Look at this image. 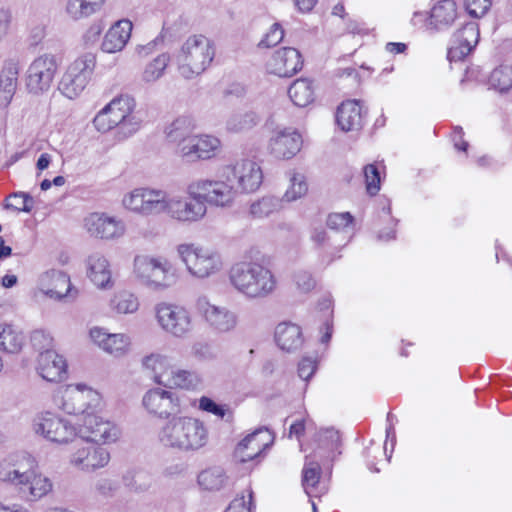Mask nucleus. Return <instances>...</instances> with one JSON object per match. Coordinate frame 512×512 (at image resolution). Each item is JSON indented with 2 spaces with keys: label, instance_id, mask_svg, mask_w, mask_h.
I'll use <instances>...</instances> for the list:
<instances>
[{
  "label": "nucleus",
  "instance_id": "nucleus-1",
  "mask_svg": "<svg viewBox=\"0 0 512 512\" xmlns=\"http://www.w3.org/2000/svg\"><path fill=\"white\" fill-rule=\"evenodd\" d=\"M209 439L206 424L201 419L188 415H173L157 432V440L162 447L185 454L202 451L208 445Z\"/></svg>",
  "mask_w": 512,
  "mask_h": 512
},
{
  "label": "nucleus",
  "instance_id": "nucleus-2",
  "mask_svg": "<svg viewBox=\"0 0 512 512\" xmlns=\"http://www.w3.org/2000/svg\"><path fill=\"white\" fill-rule=\"evenodd\" d=\"M232 287L248 300H263L272 296L278 287L274 272L261 261L235 263L229 271Z\"/></svg>",
  "mask_w": 512,
  "mask_h": 512
},
{
  "label": "nucleus",
  "instance_id": "nucleus-3",
  "mask_svg": "<svg viewBox=\"0 0 512 512\" xmlns=\"http://www.w3.org/2000/svg\"><path fill=\"white\" fill-rule=\"evenodd\" d=\"M215 49L210 39L203 35L189 36L174 55L177 69L185 79L202 74L211 64Z\"/></svg>",
  "mask_w": 512,
  "mask_h": 512
},
{
  "label": "nucleus",
  "instance_id": "nucleus-4",
  "mask_svg": "<svg viewBox=\"0 0 512 512\" xmlns=\"http://www.w3.org/2000/svg\"><path fill=\"white\" fill-rule=\"evenodd\" d=\"M133 273L140 284L156 292L171 288L178 280L176 268L163 257L135 256Z\"/></svg>",
  "mask_w": 512,
  "mask_h": 512
},
{
  "label": "nucleus",
  "instance_id": "nucleus-5",
  "mask_svg": "<svg viewBox=\"0 0 512 512\" xmlns=\"http://www.w3.org/2000/svg\"><path fill=\"white\" fill-rule=\"evenodd\" d=\"M177 252L187 271L198 279L209 278L223 268L222 256L214 249L194 244H180Z\"/></svg>",
  "mask_w": 512,
  "mask_h": 512
},
{
  "label": "nucleus",
  "instance_id": "nucleus-6",
  "mask_svg": "<svg viewBox=\"0 0 512 512\" xmlns=\"http://www.w3.org/2000/svg\"><path fill=\"white\" fill-rule=\"evenodd\" d=\"M192 182L187 186L188 196L169 197L165 191L162 213L170 218L183 223H194L202 220L207 213V206L201 196L191 191ZM197 193V191H194Z\"/></svg>",
  "mask_w": 512,
  "mask_h": 512
},
{
  "label": "nucleus",
  "instance_id": "nucleus-7",
  "mask_svg": "<svg viewBox=\"0 0 512 512\" xmlns=\"http://www.w3.org/2000/svg\"><path fill=\"white\" fill-rule=\"evenodd\" d=\"M96 66V56L85 53L75 59L66 69L58 90L68 99L77 98L86 88Z\"/></svg>",
  "mask_w": 512,
  "mask_h": 512
},
{
  "label": "nucleus",
  "instance_id": "nucleus-8",
  "mask_svg": "<svg viewBox=\"0 0 512 512\" xmlns=\"http://www.w3.org/2000/svg\"><path fill=\"white\" fill-rule=\"evenodd\" d=\"M33 431L47 441L66 444L77 436V428L68 419L50 412H41L33 419Z\"/></svg>",
  "mask_w": 512,
  "mask_h": 512
},
{
  "label": "nucleus",
  "instance_id": "nucleus-9",
  "mask_svg": "<svg viewBox=\"0 0 512 512\" xmlns=\"http://www.w3.org/2000/svg\"><path fill=\"white\" fill-rule=\"evenodd\" d=\"M195 190L196 194L202 197L204 204L216 207H230L238 194L235 185L223 176V168L218 179L193 181L191 188L193 194Z\"/></svg>",
  "mask_w": 512,
  "mask_h": 512
},
{
  "label": "nucleus",
  "instance_id": "nucleus-10",
  "mask_svg": "<svg viewBox=\"0 0 512 512\" xmlns=\"http://www.w3.org/2000/svg\"><path fill=\"white\" fill-rule=\"evenodd\" d=\"M223 176L235 185L237 193H252L263 181L260 165L252 159H241L223 167Z\"/></svg>",
  "mask_w": 512,
  "mask_h": 512
},
{
  "label": "nucleus",
  "instance_id": "nucleus-11",
  "mask_svg": "<svg viewBox=\"0 0 512 512\" xmlns=\"http://www.w3.org/2000/svg\"><path fill=\"white\" fill-rule=\"evenodd\" d=\"M155 310L157 322L166 333L176 338H184L191 333L192 317L185 307L160 303Z\"/></svg>",
  "mask_w": 512,
  "mask_h": 512
},
{
  "label": "nucleus",
  "instance_id": "nucleus-12",
  "mask_svg": "<svg viewBox=\"0 0 512 512\" xmlns=\"http://www.w3.org/2000/svg\"><path fill=\"white\" fill-rule=\"evenodd\" d=\"M55 55L46 53L35 58L27 69L26 86L30 93L41 94L48 91L58 70Z\"/></svg>",
  "mask_w": 512,
  "mask_h": 512
},
{
  "label": "nucleus",
  "instance_id": "nucleus-13",
  "mask_svg": "<svg viewBox=\"0 0 512 512\" xmlns=\"http://www.w3.org/2000/svg\"><path fill=\"white\" fill-rule=\"evenodd\" d=\"M197 313L214 332L224 334L234 331L238 315L225 306L212 304L206 296L198 297L195 303Z\"/></svg>",
  "mask_w": 512,
  "mask_h": 512
},
{
  "label": "nucleus",
  "instance_id": "nucleus-14",
  "mask_svg": "<svg viewBox=\"0 0 512 512\" xmlns=\"http://www.w3.org/2000/svg\"><path fill=\"white\" fill-rule=\"evenodd\" d=\"M165 191L160 189L137 188L123 197V206L142 216L162 214Z\"/></svg>",
  "mask_w": 512,
  "mask_h": 512
},
{
  "label": "nucleus",
  "instance_id": "nucleus-15",
  "mask_svg": "<svg viewBox=\"0 0 512 512\" xmlns=\"http://www.w3.org/2000/svg\"><path fill=\"white\" fill-rule=\"evenodd\" d=\"M77 435L90 442L108 444L119 438L120 431L115 424L91 411L82 417Z\"/></svg>",
  "mask_w": 512,
  "mask_h": 512
},
{
  "label": "nucleus",
  "instance_id": "nucleus-16",
  "mask_svg": "<svg viewBox=\"0 0 512 512\" xmlns=\"http://www.w3.org/2000/svg\"><path fill=\"white\" fill-rule=\"evenodd\" d=\"M106 111L112 117V120L118 125L119 131L124 137L135 133L140 126V119L133 113L135 100L129 95H120L114 98L105 107Z\"/></svg>",
  "mask_w": 512,
  "mask_h": 512
},
{
  "label": "nucleus",
  "instance_id": "nucleus-17",
  "mask_svg": "<svg viewBox=\"0 0 512 512\" xmlns=\"http://www.w3.org/2000/svg\"><path fill=\"white\" fill-rule=\"evenodd\" d=\"M98 401V393L85 385H69L62 391L59 407L68 414H81L84 417L90 412L91 402Z\"/></svg>",
  "mask_w": 512,
  "mask_h": 512
},
{
  "label": "nucleus",
  "instance_id": "nucleus-18",
  "mask_svg": "<svg viewBox=\"0 0 512 512\" xmlns=\"http://www.w3.org/2000/svg\"><path fill=\"white\" fill-rule=\"evenodd\" d=\"M142 403L148 413L167 420L177 414L180 409V400L177 394L160 388L147 391L143 396Z\"/></svg>",
  "mask_w": 512,
  "mask_h": 512
},
{
  "label": "nucleus",
  "instance_id": "nucleus-19",
  "mask_svg": "<svg viewBox=\"0 0 512 512\" xmlns=\"http://www.w3.org/2000/svg\"><path fill=\"white\" fill-rule=\"evenodd\" d=\"M87 232L96 238L112 240L122 237L126 227L121 219L104 213H92L84 221Z\"/></svg>",
  "mask_w": 512,
  "mask_h": 512
},
{
  "label": "nucleus",
  "instance_id": "nucleus-20",
  "mask_svg": "<svg viewBox=\"0 0 512 512\" xmlns=\"http://www.w3.org/2000/svg\"><path fill=\"white\" fill-rule=\"evenodd\" d=\"M301 135L292 128L276 129L270 137L268 149L277 159H291L302 147Z\"/></svg>",
  "mask_w": 512,
  "mask_h": 512
},
{
  "label": "nucleus",
  "instance_id": "nucleus-21",
  "mask_svg": "<svg viewBox=\"0 0 512 512\" xmlns=\"http://www.w3.org/2000/svg\"><path fill=\"white\" fill-rule=\"evenodd\" d=\"M274 441L272 432L266 428L256 429L253 433L248 434L236 447L235 457L240 462H248L254 460L260 454L269 448Z\"/></svg>",
  "mask_w": 512,
  "mask_h": 512
},
{
  "label": "nucleus",
  "instance_id": "nucleus-22",
  "mask_svg": "<svg viewBox=\"0 0 512 512\" xmlns=\"http://www.w3.org/2000/svg\"><path fill=\"white\" fill-rule=\"evenodd\" d=\"M479 28L476 22L464 24L453 34L452 45L448 50L449 61H460L468 56L479 41Z\"/></svg>",
  "mask_w": 512,
  "mask_h": 512
},
{
  "label": "nucleus",
  "instance_id": "nucleus-23",
  "mask_svg": "<svg viewBox=\"0 0 512 512\" xmlns=\"http://www.w3.org/2000/svg\"><path fill=\"white\" fill-rule=\"evenodd\" d=\"M300 52L292 47H284L274 52L267 62L269 73L279 77H291L302 69Z\"/></svg>",
  "mask_w": 512,
  "mask_h": 512
},
{
  "label": "nucleus",
  "instance_id": "nucleus-24",
  "mask_svg": "<svg viewBox=\"0 0 512 512\" xmlns=\"http://www.w3.org/2000/svg\"><path fill=\"white\" fill-rule=\"evenodd\" d=\"M188 142L177 149L178 154L188 162L209 159L220 147V140L211 135H193Z\"/></svg>",
  "mask_w": 512,
  "mask_h": 512
},
{
  "label": "nucleus",
  "instance_id": "nucleus-25",
  "mask_svg": "<svg viewBox=\"0 0 512 512\" xmlns=\"http://www.w3.org/2000/svg\"><path fill=\"white\" fill-rule=\"evenodd\" d=\"M109 460V452L105 448L93 444L78 448L70 458L71 464L83 471L102 468L108 464Z\"/></svg>",
  "mask_w": 512,
  "mask_h": 512
},
{
  "label": "nucleus",
  "instance_id": "nucleus-26",
  "mask_svg": "<svg viewBox=\"0 0 512 512\" xmlns=\"http://www.w3.org/2000/svg\"><path fill=\"white\" fill-rule=\"evenodd\" d=\"M90 337L102 350L116 357L124 355L130 345V338L127 335L108 333L105 329L99 327L90 330Z\"/></svg>",
  "mask_w": 512,
  "mask_h": 512
},
{
  "label": "nucleus",
  "instance_id": "nucleus-27",
  "mask_svg": "<svg viewBox=\"0 0 512 512\" xmlns=\"http://www.w3.org/2000/svg\"><path fill=\"white\" fill-rule=\"evenodd\" d=\"M366 111L358 100H347L338 107L336 122L345 132L359 131L365 122Z\"/></svg>",
  "mask_w": 512,
  "mask_h": 512
},
{
  "label": "nucleus",
  "instance_id": "nucleus-28",
  "mask_svg": "<svg viewBox=\"0 0 512 512\" xmlns=\"http://www.w3.org/2000/svg\"><path fill=\"white\" fill-rule=\"evenodd\" d=\"M66 361L53 349L42 351L38 357L37 370L39 375L46 381H61L66 374Z\"/></svg>",
  "mask_w": 512,
  "mask_h": 512
},
{
  "label": "nucleus",
  "instance_id": "nucleus-29",
  "mask_svg": "<svg viewBox=\"0 0 512 512\" xmlns=\"http://www.w3.org/2000/svg\"><path fill=\"white\" fill-rule=\"evenodd\" d=\"M458 17L454 0H439L430 9L429 30L442 32L448 30Z\"/></svg>",
  "mask_w": 512,
  "mask_h": 512
},
{
  "label": "nucleus",
  "instance_id": "nucleus-30",
  "mask_svg": "<svg viewBox=\"0 0 512 512\" xmlns=\"http://www.w3.org/2000/svg\"><path fill=\"white\" fill-rule=\"evenodd\" d=\"M19 61L8 59L4 62L0 73V108L5 109L11 103L17 89Z\"/></svg>",
  "mask_w": 512,
  "mask_h": 512
},
{
  "label": "nucleus",
  "instance_id": "nucleus-31",
  "mask_svg": "<svg viewBox=\"0 0 512 512\" xmlns=\"http://www.w3.org/2000/svg\"><path fill=\"white\" fill-rule=\"evenodd\" d=\"M27 481L19 486V493L26 501H37L52 491V481L42 474H37L30 468L27 472Z\"/></svg>",
  "mask_w": 512,
  "mask_h": 512
},
{
  "label": "nucleus",
  "instance_id": "nucleus-32",
  "mask_svg": "<svg viewBox=\"0 0 512 512\" xmlns=\"http://www.w3.org/2000/svg\"><path fill=\"white\" fill-rule=\"evenodd\" d=\"M132 23L129 20H119L105 34L101 48L106 53L121 51L130 39Z\"/></svg>",
  "mask_w": 512,
  "mask_h": 512
},
{
  "label": "nucleus",
  "instance_id": "nucleus-33",
  "mask_svg": "<svg viewBox=\"0 0 512 512\" xmlns=\"http://www.w3.org/2000/svg\"><path fill=\"white\" fill-rule=\"evenodd\" d=\"M87 275L99 288H108L112 283V272L107 258L99 252L91 254L86 261Z\"/></svg>",
  "mask_w": 512,
  "mask_h": 512
},
{
  "label": "nucleus",
  "instance_id": "nucleus-34",
  "mask_svg": "<svg viewBox=\"0 0 512 512\" xmlns=\"http://www.w3.org/2000/svg\"><path fill=\"white\" fill-rule=\"evenodd\" d=\"M275 340L280 349L293 352L303 344L301 328L290 322H282L275 329Z\"/></svg>",
  "mask_w": 512,
  "mask_h": 512
},
{
  "label": "nucleus",
  "instance_id": "nucleus-35",
  "mask_svg": "<svg viewBox=\"0 0 512 512\" xmlns=\"http://www.w3.org/2000/svg\"><path fill=\"white\" fill-rule=\"evenodd\" d=\"M194 129V120L189 116H181L166 127L165 134L170 142L178 144L179 149L192 138Z\"/></svg>",
  "mask_w": 512,
  "mask_h": 512
},
{
  "label": "nucleus",
  "instance_id": "nucleus-36",
  "mask_svg": "<svg viewBox=\"0 0 512 512\" xmlns=\"http://www.w3.org/2000/svg\"><path fill=\"white\" fill-rule=\"evenodd\" d=\"M288 95L298 107H306L314 101L315 92L312 81L309 79H297L288 89Z\"/></svg>",
  "mask_w": 512,
  "mask_h": 512
},
{
  "label": "nucleus",
  "instance_id": "nucleus-37",
  "mask_svg": "<svg viewBox=\"0 0 512 512\" xmlns=\"http://www.w3.org/2000/svg\"><path fill=\"white\" fill-rule=\"evenodd\" d=\"M170 62V55L168 53H162L149 61L142 73H141V81L144 84H153L161 79Z\"/></svg>",
  "mask_w": 512,
  "mask_h": 512
},
{
  "label": "nucleus",
  "instance_id": "nucleus-38",
  "mask_svg": "<svg viewBox=\"0 0 512 512\" xmlns=\"http://www.w3.org/2000/svg\"><path fill=\"white\" fill-rule=\"evenodd\" d=\"M142 366L153 373V379L157 384L166 385V370L169 367L166 356L152 353L142 359Z\"/></svg>",
  "mask_w": 512,
  "mask_h": 512
},
{
  "label": "nucleus",
  "instance_id": "nucleus-39",
  "mask_svg": "<svg viewBox=\"0 0 512 512\" xmlns=\"http://www.w3.org/2000/svg\"><path fill=\"white\" fill-rule=\"evenodd\" d=\"M281 208L282 201L279 198L264 196L250 204L249 215L254 219H264L274 212L280 211Z\"/></svg>",
  "mask_w": 512,
  "mask_h": 512
},
{
  "label": "nucleus",
  "instance_id": "nucleus-40",
  "mask_svg": "<svg viewBox=\"0 0 512 512\" xmlns=\"http://www.w3.org/2000/svg\"><path fill=\"white\" fill-rule=\"evenodd\" d=\"M22 464L14 463L11 460L0 462V481L7 482L19 488L23 481H27V472Z\"/></svg>",
  "mask_w": 512,
  "mask_h": 512
},
{
  "label": "nucleus",
  "instance_id": "nucleus-41",
  "mask_svg": "<svg viewBox=\"0 0 512 512\" xmlns=\"http://www.w3.org/2000/svg\"><path fill=\"white\" fill-rule=\"evenodd\" d=\"M320 475V464L306 457V462L302 470V485L308 496H317L316 488L320 480Z\"/></svg>",
  "mask_w": 512,
  "mask_h": 512
},
{
  "label": "nucleus",
  "instance_id": "nucleus-42",
  "mask_svg": "<svg viewBox=\"0 0 512 512\" xmlns=\"http://www.w3.org/2000/svg\"><path fill=\"white\" fill-rule=\"evenodd\" d=\"M489 85L500 93L512 90V65L496 67L490 74Z\"/></svg>",
  "mask_w": 512,
  "mask_h": 512
},
{
  "label": "nucleus",
  "instance_id": "nucleus-43",
  "mask_svg": "<svg viewBox=\"0 0 512 512\" xmlns=\"http://www.w3.org/2000/svg\"><path fill=\"white\" fill-rule=\"evenodd\" d=\"M23 344V336L9 324H0V349L9 353L18 352Z\"/></svg>",
  "mask_w": 512,
  "mask_h": 512
},
{
  "label": "nucleus",
  "instance_id": "nucleus-44",
  "mask_svg": "<svg viewBox=\"0 0 512 512\" xmlns=\"http://www.w3.org/2000/svg\"><path fill=\"white\" fill-rule=\"evenodd\" d=\"M226 482V475L221 467H211L198 475L199 485L209 491L221 489Z\"/></svg>",
  "mask_w": 512,
  "mask_h": 512
},
{
  "label": "nucleus",
  "instance_id": "nucleus-45",
  "mask_svg": "<svg viewBox=\"0 0 512 512\" xmlns=\"http://www.w3.org/2000/svg\"><path fill=\"white\" fill-rule=\"evenodd\" d=\"M259 120L258 115L253 111L236 113L228 119L226 127L231 132H243L256 126Z\"/></svg>",
  "mask_w": 512,
  "mask_h": 512
},
{
  "label": "nucleus",
  "instance_id": "nucleus-46",
  "mask_svg": "<svg viewBox=\"0 0 512 512\" xmlns=\"http://www.w3.org/2000/svg\"><path fill=\"white\" fill-rule=\"evenodd\" d=\"M315 441L317 442V450H325L330 454L338 449L341 443V437L339 431L332 427L321 428L315 434Z\"/></svg>",
  "mask_w": 512,
  "mask_h": 512
},
{
  "label": "nucleus",
  "instance_id": "nucleus-47",
  "mask_svg": "<svg viewBox=\"0 0 512 512\" xmlns=\"http://www.w3.org/2000/svg\"><path fill=\"white\" fill-rule=\"evenodd\" d=\"M112 308L120 314H131L138 310V298L127 291L117 293L111 300Z\"/></svg>",
  "mask_w": 512,
  "mask_h": 512
},
{
  "label": "nucleus",
  "instance_id": "nucleus-48",
  "mask_svg": "<svg viewBox=\"0 0 512 512\" xmlns=\"http://www.w3.org/2000/svg\"><path fill=\"white\" fill-rule=\"evenodd\" d=\"M198 377L195 373L186 370L171 371L170 376L166 379V385L170 387H178L182 389H194L198 385Z\"/></svg>",
  "mask_w": 512,
  "mask_h": 512
},
{
  "label": "nucleus",
  "instance_id": "nucleus-49",
  "mask_svg": "<svg viewBox=\"0 0 512 512\" xmlns=\"http://www.w3.org/2000/svg\"><path fill=\"white\" fill-rule=\"evenodd\" d=\"M56 282V288L48 289L46 295L51 298L62 299L71 293L70 278L67 274L61 271L52 270L48 273Z\"/></svg>",
  "mask_w": 512,
  "mask_h": 512
},
{
  "label": "nucleus",
  "instance_id": "nucleus-50",
  "mask_svg": "<svg viewBox=\"0 0 512 512\" xmlns=\"http://www.w3.org/2000/svg\"><path fill=\"white\" fill-rule=\"evenodd\" d=\"M66 12L73 20H80L95 14L98 10L87 0H68Z\"/></svg>",
  "mask_w": 512,
  "mask_h": 512
},
{
  "label": "nucleus",
  "instance_id": "nucleus-51",
  "mask_svg": "<svg viewBox=\"0 0 512 512\" xmlns=\"http://www.w3.org/2000/svg\"><path fill=\"white\" fill-rule=\"evenodd\" d=\"M290 187L285 192L284 200L291 202L301 198L308 190L305 177L300 173H294L290 179Z\"/></svg>",
  "mask_w": 512,
  "mask_h": 512
},
{
  "label": "nucleus",
  "instance_id": "nucleus-52",
  "mask_svg": "<svg viewBox=\"0 0 512 512\" xmlns=\"http://www.w3.org/2000/svg\"><path fill=\"white\" fill-rule=\"evenodd\" d=\"M367 193L375 196L380 190L381 177L376 165L368 164L363 169Z\"/></svg>",
  "mask_w": 512,
  "mask_h": 512
},
{
  "label": "nucleus",
  "instance_id": "nucleus-53",
  "mask_svg": "<svg viewBox=\"0 0 512 512\" xmlns=\"http://www.w3.org/2000/svg\"><path fill=\"white\" fill-rule=\"evenodd\" d=\"M353 220V216L349 212L331 213L326 219V225L333 231L341 232L349 228Z\"/></svg>",
  "mask_w": 512,
  "mask_h": 512
},
{
  "label": "nucleus",
  "instance_id": "nucleus-54",
  "mask_svg": "<svg viewBox=\"0 0 512 512\" xmlns=\"http://www.w3.org/2000/svg\"><path fill=\"white\" fill-rule=\"evenodd\" d=\"M319 307L321 310L325 311V314H324L325 321L323 324L325 332L321 337V342L323 344H327L330 341V339L332 337V332H333V324L331 321L332 313H333V311L331 309L332 301L329 298H325L319 302Z\"/></svg>",
  "mask_w": 512,
  "mask_h": 512
},
{
  "label": "nucleus",
  "instance_id": "nucleus-55",
  "mask_svg": "<svg viewBox=\"0 0 512 512\" xmlns=\"http://www.w3.org/2000/svg\"><path fill=\"white\" fill-rule=\"evenodd\" d=\"M192 355L201 361L214 360L217 355L213 346L204 341L195 342L191 347Z\"/></svg>",
  "mask_w": 512,
  "mask_h": 512
},
{
  "label": "nucleus",
  "instance_id": "nucleus-56",
  "mask_svg": "<svg viewBox=\"0 0 512 512\" xmlns=\"http://www.w3.org/2000/svg\"><path fill=\"white\" fill-rule=\"evenodd\" d=\"M284 37V30L279 23H274L265 37L260 41L259 47H274L279 44Z\"/></svg>",
  "mask_w": 512,
  "mask_h": 512
},
{
  "label": "nucleus",
  "instance_id": "nucleus-57",
  "mask_svg": "<svg viewBox=\"0 0 512 512\" xmlns=\"http://www.w3.org/2000/svg\"><path fill=\"white\" fill-rule=\"evenodd\" d=\"M491 0H465L468 14L474 18L484 16L491 7Z\"/></svg>",
  "mask_w": 512,
  "mask_h": 512
},
{
  "label": "nucleus",
  "instance_id": "nucleus-58",
  "mask_svg": "<svg viewBox=\"0 0 512 512\" xmlns=\"http://www.w3.org/2000/svg\"><path fill=\"white\" fill-rule=\"evenodd\" d=\"M294 281L297 288L303 293L311 291L316 285L311 273L305 270L296 271L294 273Z\"/></svg>",
  "mask_w": 512,
  "mask_h": 512
},
{
  "label": "nucleus",
  "instance_id": "nucleus-59",
  "mask_svg": "<svg viewBox=\"0 0 512 512\" xmlns=\"http://www.w3.org/2000/svg\"><path fill=\"white\" fill-rule=\"evenodd\" d=\"M252 500L253 492L249 490L247 500L244 495H242L241 497H236L234 500L231 501V503L224 512H252Z\"/></svg>",
  "mask_w": 512,
  "mask_h": 512
},
{
  "label": "nucleus",
  "instance_id": "nucleus-60",
  "mask_svg": "<svg viewBox=\"0 0 512 512\" xmlns=\"http://www.w3.org/2000/svg\"><path fill=\"white\" fill-rule=\"evenodd\" d=\"M93 124L95 128L102 133L108 132L109 130L118 127L116 122L112 120V117L105 108L97 113L93 119Z\"/></svg>",
  "mask_w": 512,
  "mask_h": 512
},
{
  "label": "nucleus",
  "instance_id": "nucleus-61",
  "mask_svg": "<svg viewBox=\"0 0 512 512\" xmlns=\"http://www.w3.org/2000/svg\"><path fill=\"white\" fill-rule=\"evenodd\" d=\"M199 409L220 418H224L227 412L225 405L217 404L214 400L206 396H202L199 399Z\"/></svg>",
  "mask_w": 512,
  "mask_h": 512
},
{
  "label": "nucleus",
  "instance_id": "nucleus-62",
  "mask_svg": "<svg viewBox=\"0 0 512 512\" xmlns=\"http://www.w3.org/2000/svg\"><path fill=\"white\" fill-rule=\"evenodd\" d=\"M310 239L318 248L331 246V236L323 226L313 227L310 233Z\"/></svg>",
  "mask_w": 512,
  "mask_h": 512
},
{
  "label": "nucleus",
  "instance_id": "nucleus-63",
  "mask_svg": "<svg viewBox=\"0 0 512 512\" xmlns=\"http://www.w3.org/2000/svg\"><path fill=\"white\" fill-rule=\"evenodd\" d=\"M31 342L34 348L46 351L47 349H52L53 338L49 333H46L42 330L34 331L31 335Z\"/></svg>",
  "mask_w": 512,
  "mask_h": 512
},
{
  "label": "nucleus",
  "instance_id": "nucleus-64",
  "mask_svg": "<svg viewBox=\"0 0 512 512\" xmlns=\"http://www.w3.org/2000/svg\"><path fill=\"white\" fill-rule=\"evenodd\" d=\"M118 489V484L107 478L99 479L95 484V491L102 497L108 498L114 496Z\"/></svg>",
  "mask_w": 512,
  "mask_h": 512
}]
</instances>
